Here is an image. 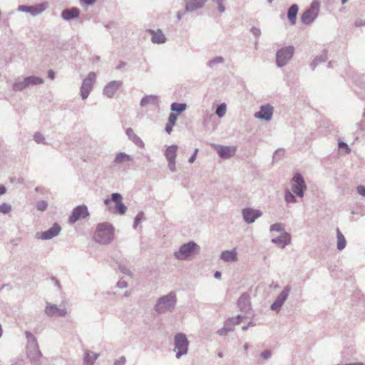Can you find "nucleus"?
Listing matches in <instances>:
<instances>
[{
    "label": "nucleus",
    "mask_w": 365,
    "mask_h": 365,
    "mask_svg": "<svg viewBox=\"0 0 365 365\" xmlns=\"http://www.w3.org/2000/svg\"><path fill=\"white\" fill-rule=\"evenodd\" d=\"M27 339L26 353L32 365H41L42 354L35 336L30 331H26Z\"/></svg>",
    "instance_id": "1"
},
{
    "label": "nucleus",
    "mask_w": 365,
    "mask_h": 365,
    "mask_svg": "<svg viewBox=\"0 0 365 365\" xmlns=\"http://www.w3.org/2000/svg\"><path fill=\"white\" fill-rule=\"evenodd\" d=\"M176 304V294L174 292H170L157 300L154 309L159 314L172 312L175 309Z\"/></svg>",
    "instance_id": "2"
},
{
    "label": "nucleus",
    "mask_w": 365,
    "mask_h": 365,
    "mask_svg": "<svg viewBox=\"0 0 365 365\" xmlns=\"http://www.w3.org/2000/svg\"><path fill=\"white\" fill-rule=\"evenodd\" d=\"M114 227L108 222L98 224L95 232L96 242L103 245L110 244L113 240Z\"/></svg>",
    "instance_id": "3"
},
{
    "label": "nucleus",
    "mask_w": 365,
    "mask_h": 365,
    "mask_svg": "<svg viewBox=\"0 0 365 365\" xmlns=\"http://www.w3.org/2000/svg\"><path fill=\"white\" fill-rule=\"evenodd\" d=\"M44 83L42 78L36 76H29L23 78L22 79L18 78L12 84V90L14 92L23 91L29 86H34L41 85Z\"/></svg>",
    "instance_id": "4"
},
{
    "label": "nucleus",
    "mask_w": 365,
    "mask_h": 365,
    "mask_svg": "<svg viewBox=\"0 0 365 365\" xmlns=\"http://www.w3.org/2000/svg\"><path fill=\"white\" fill-rule=\"evenodd\" d=\"M199 249L200 247L197 243L194 241H190L182 244L178 251L174 253V256L177 259L186 260Z\"/></svg>",
    "instance_id": "5"
},
{
    "label": "nucleus",
    "mask_w": 365,
    "mask_h": 365,
    "mask_svg": "<svg viewBox=\"0 0 365 365\" xmlns=\"http://www.w3.org/2000/svg\"><path fill=\"white\" fill-rule=\"evenodd\" d=\"M189 341L183 333H178L174 336V351H176V358L180 359L182 356L187 354Z\"/></svg>",
    "instance_id": "6"
},
{
    "label": "nucleus",
    "mask_w": 365,
    "mask_h": 365,
    "mask_svg": "<svg viewBox=\"0 0 365 365\" xmlns=\"http://www.w3.org/2000/svg\"><path fill=\"white\" fill-rule=\"evenodd\" d=\"M320 5L319 0L312 1L309 9L302 14V22L307 25L312 23L319 15Z\"/></svg>",
    "instance_id": "7"
},
{
    "label": "nucleus",
    "mask_w": 365,
    "mask_h": 365,
    "mask_svg": "<svg viewBox=\"0 0 365 365\" xmlns=\"http://www.w3.org/2000/svg\"><path fill=\"white\" fill-rule=\"evenodd\" d=\"M294 53V47L288 46L278 50L276 53V63L282 68L287 65Z\"/></svg>",
    "instance_id": "8"
},
{
    "label": "nucleus",
    "mask_w": 365,
    "mask_h": 365,
    "mask_svg": "<svg viewBox=\"0 0 365 365\" xmlns=\"http://www.w3.org/2000/svg\"><path fill=\"white\" fill-rule=\"evenodd\" d=\"M113 202L115 203V207L112 211L113 213L119 214L120 215H125L127 210V207L123 202V197L121 194L118 192H114L111 194L110 198H106L104 200V204L109 205Z\"/></svg>",
    "instance_id": "9"
},
{
    "label": "nucleus",
    "mask_w": 365,
    "mask_h": 365,
    "mask_svg": "<svg viewBox=\"0 0 365 365\" xmlns=\"http://www.w3.org/2000/svg\"><path fill=\"white\" fill-rule=\"evenodd\" d=\"M307 187L302 175L296 173L292 179V191L299 197H303Z\"/></svg>",
    "instance_id": "10"
},
{
    "label": "nucleus",
    "mask_w": 365,
    "mask_h": 365,
    "mask_svg": "<svg viewBox=\"0 0 365 365\" xmlns=\"http://www.w3.org/2000/svg\"><path fill=\"white\" fill-rule=\"evenodd\" d=\"M96 79V75L94 72H90L87 77L83 79L80 88L81 96L82 99H86L91 91L93 84Z\"/></svg>",
    "instance_id": "11"
},
{
    "label": "nucleus",
    "mask_w": 365,
    "mask_h": 365,
    "mask_svg": "<svg viewBox=\"0 0 365 365\" xmlns=\"http://www.w3.org/2000/svg\"><path fill=\"white\" fill-rule=\"evenodd\" d=\"M291 291V286L286 285L279 294L277 297L274 302L272 304L270 308L272 311L279 312L282 307L284 302L287 300Z\"/></svg>",
    "instance_id": "12"
},
{
    "label": "nucleus",
    "mask_w": 365,
    "mask_h": 365,
    "mask_svg": "<svg viewBox=\"0 0 365 365\" xmlns=\"http://www.w3.org/2000/svg\"><path fill=\"white\" fill-rule=\"evenodd\" d=\"M89 215L88 207L84 205H78L76 207L69 217L68 222L70 224H74L80 219H84Z\"/></svg>",
    "instance_id": "13"
},
{
    "label": "nucleus",
    "mask_w": 365,
    "mask_h": 365,
    "mask_svg": "<svg viewBox=\"0 0 365 365\" xmlns=\"http://www.w3.org/2000/svg\"><path fill=\"white\" fill-rule=\"evenodd\" d=\"M242 214L245 222L251 224L262 215V212L258 209L246 207L242 210Z\"/></svg>",
    "instance_id": "14"
},
{
    "label": "nucleus",
    "mask_w": 365,
    "mask_h": 365,
    "mask_svg": "<svg viewBox=\"0 0 365 365\" xmlns=\"http://www.w3.org/2000/svg\"><path fill=\"white\" fill-rule=\"evenodd\" d=\"M273 115V107L269 104L264 105L260 107V110L255 114V118L269 121Z\"/></svg>",
    "instance_id": "15"
},
{
    "label": "nucleus",
    "mask_w": 365,
    "mask_h": 365,
    "mask_svg": "<svg viewBox=\"0 0 365 365\" xmlns=\"http://www.w3.org/2000/svg\"><path fill=\"white\" fill-rule=\"evenodd\" d=\"M237 304L240 312L247 314L251 309L250 295L246 292L243 293L238 299Z\"/></svg>",
    "instance_id": "16"
},
{
    "label": "nucleus",
    "mask_w": 365,
    "mask_h": 365,
    "mask_svg": "<svg viewBox=\"0 0 365 365\" xmlns=\"http://www.w3.org/2000/svg\"><path fill=\"white\" fill-rule=\"evenodd\" d=\"M44 312L48 317L58 316L63 317L67 314L66 308H58L56 305L49 303H47Z\"/></svg>",
    "instance_id": "17"
},
{
    "label": "nucleus",
    "mask_w": 365,
    "mask_h": 365,
    "mask_svg": "<svg viewBox=\"0 0 365 365\" xmlns=\"http://www.w3.org/2000/svg\"><path fill=\"white\" fill-rule=\"evenodd\" d=\"M122 81H112L108 83L103 88V94L108 98H111L115 95L118 89L121 86Z\"/></svg>",
    "instance_id": "18"
},
{
    "label": "nucleus",
    "mask_w": 365,
    "mask_h": 365,
    "mask_svg": "<svg viewBox=\"0 0 365 365\" xmlns=\"http://www.w3.org/2000/svg\"><path fill=\"white\" fill-rule=\"evenodd\" d=\"M217 151L219 156L222 159H228L235 153L236 148L233 146L217 145Z\"/></svg>",
    "instance_id": "19"
},
{
    "label": "nucleus",
    "mask_w": 365,
    "mask_h": 365,
    "mask_svg": "<svg viewBox=\"0 0 365 365\" xmlns=\"http://www.w3.org/2000/svg\"><path fill=\"white\" fill-rule=\"evenodd\" d=\"M61 230V226L57 223H54L48 230L41 234L40 239L43 240H51L57 236L60 233Z\"/></svg>",
    "instance_id": "20"
},
{
    "label": "nucleus",
    "mask_w": 365,
    "mask_h": 365,
    "mask_svg": "<svg viewBox=\"0 0 365 365\" xmlns=\"http://www.w3.org/2000/svg\"><path fill=\"white\" fill-rule=\"evenodd\" d=\"M80 15V10L77 7H72L71 9H65L61 11V16L65 21H71L76 19Z\"/></svg>",
    "instance_id": "21"
},
{
    "label": "nucleus",
    "mask_w": 365,
    "mask_h": 365,
    "mask_svg": "<svg viewBox=\"0 0 365 365\" xmlns=\"http://www.w3.org/2000/svg\"><path fill=\"white\" fill-rule=\"evenodd\" d=\"M220 259L225 262H235L237 261V252L236 248L231 250H224L220 256Z\"/></svg>",
    "instance_id": "22"
},
{
    "label": "nucleus",
    "mask_w": 365,
    "mask_h": 365,
    "mask_svg": "<svg viewBox=\"0 0 365 365\" xmlns=\"http://www.w3.org/2000/svg\"><path fill=\"white\" fill-rule=\"evenodd\" d=\"M271 242L284 248L291 243V236L288 232H284L278 237L272 238Z\"/></svg>",
    "instance_id": "23"
},
{
    "label": "nucleus",
    "mask_w": 365,
    "mask_h": 365,
    "mask_svg": "<svg viewBox=\"0 0 365 365\" xmlns=\"http://www.w3.org/2000/svg\"><path fill=\"white\" fill-rule=\"evenodd\" d=\"M207 0H185L187 11H194L204 6Z\"/></svg>",
    "instance_id": "24"
},
{
    "label": "nucleus",
    "mask_w": 365,
    "mask_h": 365,
    "mask_svg": "<svg viewBox=\"0 0 365 365\" xmlns=\"http://www.w3.org/2000/svg\"><path fill=\"white\" fill-rule=\"evenodd\" d=\"M148 32L152 35L151 41L153 43L161 44L166 42L167 38L161 30L150 29Z\"/></svg>",
    "instance_id": "25"
},
{
    "label": "nucleus",
    "mask_w": 365,
    "mask_h": 365,
    "mask_svg": "<svg viewBox=\"0 0 365 365\" xmlns=\"http://www.w3.org/2000/svg\"><path fill=\"white\" fill-rule=\"evenodd\" d=\"M125 133L128 135V138L135 143L137 146L139 148H143L144 147V143L140 139V137H138L133 131V130L131 128H128L125 130Z\"/></svg>",
    "instance_id": "26"
},
{
    "label": "nucleus",
    "mask_w": 365,
    "mask_h": 365,
    "mask_svg": "<svg viewBox=\"0 0 365 365\" xmlns=\"http://www.w3.org/2000/svg\"><path fill=\"white\" fill-rule=\"evenodd\" d=\"M48 6V2H43L34 6H30L29 13L35 16L43 12Z\"/></svg>",
    "instance_id": "27"
},
{
    "label": "nucleus",
    "mask_w": 365,
    "mask_h": 365,
    "mask_svg": "<svg viewBox=\"0 0 365 365\" xmlns=\"http://www.w3.org/2000/svg\"><path fill=\"white\" fill-rule=\"evenodd\" d=\"M158 103V97L155 95L145 96L140 101V106L146 107L150 105H157Z\"/></svg>",
    "instance_id": "28"
},
{
    "label": "nucleus",
    "mask_w": 365,
    "mask_h": 365,
    "mask_svg": "<svg viewBox=\"0 0 365 365\" xmlns=\"http://www.w3.org/2000/svg\"><path fill=\"white\" fill-rule=\"evenodd\" d=\"M133 158L130 155L124 153V152H120L116 154L113 163L115 165H119L122 164L127 161H133Z\"/></svg>",
    "instance_id": "29"
},
{
    "label": "nucleus",
    "mask_w": 365,
    "mask_h": 365,
    "mask_svg": "<svg viewBox=\"0 0 365 365\" xmlns=\"http://www.w3.org/2000/svg\"><path fill=\"white\" fill-rule=\"evenodd\" d=\"M299 7L296 4H292L287 11V18L292 24H294L297 21V16Z\"/></svg>",
    "instance_id": "30"
},
{
    "label": "nucleus",
    "mask_w": 365,
    "mask_h": 365,
    "mask_svg": "<svg viewBox=\"0 0 365 365\" xmlns=\"http://www.w3.org/2000/svg\"><path fill=\"white\" fill-rule=\"evenodd\" d=\"M178 145H172L168 146L165 150V155L167 160H175L177 155Z\"/></svg>",
    "instance_id": "31"
},
{
    "label": "nucleus",
    "mask_w": 365,
    "mask_h": 365,
    "mask_svg": "<svg viewBox=\"0 0 365 365\" xmlns=\"http://www.w3.org/2000/svg\"><path fill=\"white\" fill-rule=\"evenodd\" d=\"M187 108V105L184 103H177L174 102L170 106V110L172 113H175L180 114L184 112Z\"/></svg>",
    "instance_id": "32"
},
{
    "label": "nucleus",
    "mask_w": 365,
    "mask_h": 365,
    "mask_svg": "<svg viewBox=\"0 0 365 365\" xmlns=\"http://www.w3.org/2000/svg\"><path fill=\"white\" fill-rule=\"evenodd\" d=\"M98 354L93 352L86 351L84 355V364L86 365H93L94 361L98 358Z\"/></svg>",
    "instance_id": "33"
},
{
    "label": "nucleus",
    "mask_w": 365,
    "mask_h": 365,
    "mask_svg": "<svg viewBox=\"0 0 365 365\" xmlns=\"http://www.w3.org/2000/svg\"><path fill=\"white\" fill-rule=\"evenodd\" d=\"M337 232V249L339 250H342L345 248L346 245V241L343 235V234L340 232L339 229L336 230Z\"/></svg>",
    "instance_id": "34"
},
{
    "label": "nucleus",
    "mask_w": 365,
    "mask_h": 365,
    "mask_svg": "<svg viewBox=\"0 0 365 365\" xmlns=\"http://www.w3.org/2000/svg\"><path fill=\"white\" fill-rule=\"evenodd\" d=\"M327 56L326 53H324L319 56H317L310 64L312 69L314 70L319 63L325 62L327 61Z\"/></svg>",
    "instance_id": "35"
},
{
    "label": "nucleus",
    "mask_w": 365,
    "mask_h": 365,
    "mask_svg": "<svg viewBox=\"0 0 365 365\" xmlns=\"http://www.w3.org/2000/svg\"><path fill=\"white\" fill-rule=\"evenodd\" d=\"M293 192L287 189L284 192V200L287 203H295L297 202V198L294 195Z\"/></svg>",
    "instance_id": "36"
},
{
    "label": "nucleus",
    "mask_w": 365,
    "mask_h": 365,
    "mask_svg": "<svg viewBox=\"0 0 365 365\" xmlns=\"http://www.w3.org/2000/svg\"><path fill=\"white\" fill-rule=\"evenodd\" d=\"M226 110L227 106L223 103L217 106L215 113L220 118H221L225 116Z\"/></svg>",
    "instance_id": "37"
},
{
    "label": "nucleus",
    "mask_w": 365,
    "mask_h": 365,
    "mask_svg": "<svg viewBox=\"0 0 365 365\" xmlns=\"http://www.w3.org/2000/svg\"><path fill=\"white\" fill-rule=\"evenodd\" d=\"M224 62H225V59H224L223 57L217 56V57H215V58L210 60L208 63H207V66L210 68H214L215 66V65L223 63Z\"/></svg>",
    "instance_id": "38"
},
{
    "label": "nucleus",
    "mask_w": 365,
    "mask_h": 365,
    "mask_svg": "<svg viewBox=\"0 0 365 365\" xmlns=\"http://www.w3.org/2000/svg\"><path fill=\"white\" fill-rule=\"evenodd\" d=\"M36 209L38 211L43 212L48 207V202L45 200L38 201L36 205Z\"/></svg>",
    "instance_id": "39"
},
{
    "label": "nucleus",
    "mask_w": 365,
    "mask_h": 365,
    "mask_svg": "<svg viewBox=\"0 0 365 365\" xmlns=\"http://www.w3.org/2000/svg\"><path fill=\"white\" fill-rule=\"evenodd\" d=\"M144 218V212L143 211H140L134 219V228H136L138 224L141 222V220Z\"/></svg>",
    "instance_id": "40"
},
{
    "label": "nucleus",
    "mask_w": 365,
    "mask_h": 365,
    "mask_svg": "<svg viewBox=\"0 0 365 365\" xmlns=\"http://www.w3.org/2000/svg\"><path fill=\"white\" fill-rule=\"evenodd\" d=\"M34 140L37 143H43V144H46L45 138H44L43 135L41 133L36 132V133L34 135Z\"/></svg>",
    "instance_id": "41"
},
{
    "label": "nucleus",
    "mask_w": 365,
    "mask_h": 365,
    "mask_svg": "<svg viewBox=\"0 0 365 365\" xmlns=\"http://www.w3.org/2000/svg\"><path fill=\"white\" fill-rule=\"evenodd\" d=\"M269 230L271 232H282L284 230V227L281 223H274L270 226Z\"/></svg>",
    "instance_id": "42"
},
{
    "label": "nucleus",
    "mask_w": 365,
    "mask_h": 365,
    "mask_svg": "<svg viewBox=\"0 0 365 365\" xmlns=\"http://www.w3.org/2000/svg\"><path fill=\"white\" fill-rule=\"evenodd\" d=\"M11 210V207L10 205L7 203H3L0 205V212L4 214L9 213Z\"/></svg>",
    "instance_id": "43"
},
{
    "label": "nucleus",
    "mask_w": 365,
    "mask_h": 365,
    "mask_svg": "<svg viewBox=\"0 0 365 365\" xmlns=\"http://www.w3.org/2000/svg\"><path fill=\"white\" fill-rule=\"evenodd\" d=\"M178 113H170L168 117V123H169L170 125H175L176 120L178 119Z\"/></svg>",
    "instance_id": "44"
},
{
    "label": "nucleus",
    "mask_w": 365,
    "mask_h": 365,
    "mask_svg": "<svg viewBox=\"0 0 365 365\" xmlns=\"http://www.w3.org/2000/svg\"><path fill=\"white\" fill-rule=\"evenodd\" d=\"M245 317L242 314H238L236 317H230L229 319L232 322V324L236 325L240 323V320Z\"/></svg>",
    "instance_id": "45"
},
{
    "label": "nucleus",
    "mask_w": 365,
    "mask_h": 365,
    "mask_svg": "<svg viewBox=\"0 0 365 365\" xmlns=\"http://www.w3.org/2000/svg\"><path fill=\"white\" fill-rule=\"evenodd\" d=\"M250 31L256 38L255 45H257V39L259 38V37L261 35V31L259 29L256 28V27H252Z\"/></svg>",
    "instance_id": "46"
},
{
    "label": "nucleus",
    "mask_w": 365,
    "mask_h": 365,
    "mask_svg": "<svg viewBox=\"0 0 365 365\" xmlns=\"http://www.w3.org/2000/svg\"><path fill=\"white\" fill-rule=\"evenodd\" d=\"M234 324H232V322L228 319L225 322V324H224V328L225 329H226L227 331H233L234 329Z\"/></svg>",
    "instance_id": "47"
},
{
    "label": "nucleus",
    "mask_w": 365,
    "mask_h": 365,
    "mask_svg": "<svg viewBox=\"0 0 365 365\" xmlns=\"http://www.w3.org/2000/svg\"><path fill=\"white\" fill-rule=\"evenodd\" d=\"M118 269L119 270L123 273L124 274H126V275H129L130 276L132 274L131 272L129 270L128 268H127L125 266L123 265V264H119L118 265Z\"/></svg>",
    "instance_id": "48"
},
{
    "label": "nucleus",
    "mask_w": 365,
    "mask_h": 365,
    "mask_svg": "<svg viewBox=\"0 0 365 365\" xmlns=\"http://www.w3.org/2000/svg\"><path fill=\"white\" fill-rule=\"evenodd\" d=\"M338 146L339 148H344L346 153H349L351 151V149L349 148L348 145L344 141H339Z\"/></svg>",
    "instance_id": "49"
},
{
    "label": "nucleus",
    "mask_w": 365,
    "mask_h": 365,
    "mask_svg": "<svg viewBox=\"0 0 365 365\" xmlns=\"http://www.w3.org/2000/svg\"><path fill=\"white\" fill-rule=\"evenodd\" d=\"M168 168L173 173L176 171L175 167V160H168Z\"/></svg>",
    "instance_id": "50"
},
{
    "label": "nucleus",
    "mask_w": 365,
    "mask_h": 365,
    "mask_svg": "<svg viewBox=\"0 0 365 365\" xmlns=\"http://www.w3.org/2000/svg\"><path fill=\"white\" fill-rule=\"evenodd\" d=\"M272 353L269 350H265L260 354L261 357L264 359H268L271 357Z\"/></svg>",
    "instance_id": "51"
},
{
    "label": "nucleus",
    "mask_w": 365,
    "mask_h": 365,
    "mask_svg": "<svg viewBox=\"0 0 365 365\" xmlns=\"http://www.w3.org/2000/svg\"><path fill=\"white\" fill-rule=\"evenodd\" d=\"M30 6L21 5L18 7V11L29 13Z\"/></svg>",
    "instance_id": "52"
},
{
    "label": "nucleus",
    "mask_w": 365,
    "mask_h": 365,
    "mask_svg": "<svg viewBox=\"0 0 365 365\" xmlns=\"http://www.w3.org/2000/svg\"><path fill=\"white\" fill-rule=\"evenodd\" d=\"M357 192L359 195L365 197V187L363 185H359L356 187Z\"/></svg>",
    "instance_id": "53"
},
{
    "label": "nucleus",
    "mask_w": 365,
    "mask_h": 365,
    "mask_svg": "<svg viewBox=\"0 0 365 365\" xmlns=\"http://www.w3.org/2000/svg\"><path fill=\"white\" fill-rule=\"evenodd\" d=\"M117 287L120 289L126 288L128 287V283L125 281L120 280L117 283Z\"/></svg>",
    "instance_id": "54"
},
{
    "label": "nucleus",
    "mask_w": 365,
    "mask_h": 365,
    "mask_svg": "<svg viewBox=\"0 0 365 365\" xmlns=\"http://www.w3.org/2000/svg\"><path fill=\"white\" fill-rule=\"evenodd\" d=\"M197 152H198V149H197V148H196V149L195 150V151H194L193 154L192 155V156H191V157L189 158V160H188V162H189L190 163H194V161H195V159H196V156H197Z\"/></svg>",
    "instance_id": "55"
},
{
    "label": "nucleus",
    "mask_w": 365,
    "mask_h": 365,
    "mask_svg": "<svg viewBox=\"0 0 365 365\" xmlns=\"http://www.w3.org/2000/svg\"><path fill=\"white\" fill-rule=\"evenodd\" d=\"M187 11H186V7L185 8V10L184 11H178L177 13V19L178 21L181 20L182 16L185 14V13H187Z\"/></svg>",
    "instance_id": "56"
},
{
    "label": "nucleus",
    "mask_w": 365,
    "mask_h": 365,
    "mask_svg": "<svg viewBox=\"0 0 365 365\" xmlns=\"http://www.w3.org/2000/svg\"><path fill=\"white\" fill-rule=\"evenodd\" d=\"M125 363V358L124 356H122L118 360L115 361L113 365H124Z\"/></svg>",
    "instance_id": "57"
},
{
    "label": "nucleus",
    "mask_w": 365,
    "mask_h": 365,
    "mask_svg": "<svg viewBox=\"0 0 365 365\" xmlns=\"http://www.w3.org/2000/svg\"><path fill=\"white\" fill-rule=\"evenodd\" d=\"M213 118H214V114L213 113H207L204 116V123H205L207 120H211Z\"/></svg>",
    "instance_id": "58"
},
{
    "label": "nucleus",
    "mask_w": 365,
    "mask_h": 365,
    "mask_svg": "<svg viewBox=\"0 0 365 365\" xmlns=\"http://www.w3.org/2000/svg\"><path fill=\"white\" fill-rule=\"evenodd\" d=\"M174 126V125H170L169 123H167L166 125H165V131L170 134L172 130H173V127Z\"/></svg>",
    "instance_id": "59"
},
{
    "label": "nucleus",
    "mask_w": 365,
    "mask_h": 365,
    "mask_svg": "<svg viewBox=\"0 0 365 365\" xmlns=\"http://www.w3.org/2000/svg\"><path fill=\"white\" fill-rule=\"evenodd\" d=\"M83 4L86 5H93L96 0H80Z\"/></svg>",
    "instance_id": "60"
},
{
    "label": "nucleus",
    "mask_w": 365,
    "mask_h": 365,
    "mask_svg": "<svg viewBox=\"0 0 365 365\" xmlns=\"http://www.w3.org/2000/svg\"><path fill=\"white\" fill-rule=\"evenodd\" d=\"M55 76H56L55 72L53 70H48V77L49 78L53 80V79H54Z\"/></svg>",
    "instance_id": "61"
},
{
    "label": "nucleus",
    "mask_w": 365,
    "mask_h": 365,
    "mask_svg": "<svg viewBox=\"0 0 365 365\" xmlns=\"http://www.w3.org/2000/svg\"><path fill=\"white\" fill-rule=\"evenodd\" d=\"M228 331L225 329L224 327H222V329H220L219 331H218V334L220 335V336H225L227 334Z\"/></svg>",
    "instance_id": "62"
},
{
    "label": "nucleus",
    "mask_w": 365,
    "mask_h": 365,
    "mask_svg": "<svg viewBox=\"0 0 365 365\" xmlns=\"http://www.w3.org/2000/svg\"><path fill=\"white\" fill-rule=\"evenodd\" d=\"M126 66V63L125 61H120L119 62V64L117 66V69H121L122 68L125 67Z\"/></svg>",
    "instance_id": "63"
},
{
    "label": "nucleus",
    "mask_w": 365,
    "mask_h": 365,
    "mask_svg": "<svg viewBox=\"0 0 365 365\" xmlns=\"http://www.w3.org/2000/svg\"><path fill=\"white\" fill-rule=\"evenodd\" d=\"M355 25H356V26H365V21H362L361 20H357V21H356V22H355Z\"/></svg>",
    "instance_id": "64"
}]
</instances>
